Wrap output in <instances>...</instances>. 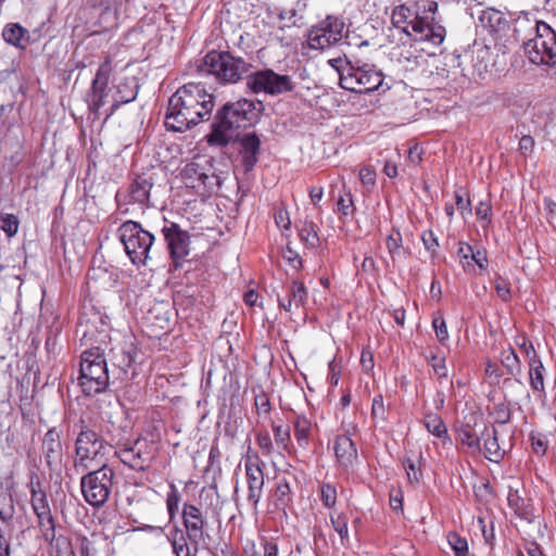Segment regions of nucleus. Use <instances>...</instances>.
I'll list each match as a JSON object with an SVG mask.
<instances>
[{"label": "nucleus", "instance_id": "nucleus-53", "mask_svg": "<svg viewBox=\"0 0 556 556\" xmlns=\"http://www.w3.org/2000/svg\"><path fill=\"white\" fill-rule=\"evenodd\" d=\"M495 290L502 300L507 301L510 298L509 285L501 277L495 280Z\"/></svg>", "mask_w": 556, "mask_h": 556}, {"label": "nucleus", "instance_id": "nucleus-28", "mask_svg": "<svg viewBox=\"0 0 556 556\" xmlns=\"http://www.w3.org/2000/svg\"><path fill=\"white\" fill-rule=\"evenodd\" d=\"M414 5V18L409 21V25L413 27L415 22L429 21L433 22V14L438 10V3L432 0H421L413 3Z\"/></svg>", "mask_w": 556, "mask_h": 556}, {"label": "nucleus", "instance_id": "nucleus-4", "mask_svg": "<svg viewBox=\"0 0 556 556\" xmlns=\"http://www.w3.org/2000/svg\"><path fill=\"white\" fill-rule=\"evenodd\" d=\"M115 237L123 244L127 256L137 266L147 264L150 258L154 236L134 220H127L118 226Z\"/></svg>", "mask_w": 556, "mask_h": 556}, {"label": "nucleus", "instance_id": "nucleus-21", "mask_svg": "<svg viewBox=\"0 0 556 556\" xmlns=\"http://www.w3.org/2000/svg\"><path fill=\"white\" fill-rule=\"evenodd\" d=\"M481 439L483 440V454L486 459L500 463L505 455V451L500 446L498 432L495 427H484L481 432Z\"/></svg>", "mask_w": 556, "mask_h": 556}, {"label": "nucleus", "instance_id": "nucleus-13", "mask_svg": "<svg viewBox=\"0 0 556 556\" xmlns=\"http://www.w3.org/2000/svg\"><path fill=\"white\" fill-rule=\"evenodd\" d=\"M536 36L523 43L525 53L533 64H542L556 43L555 31L545 23H536Z\"/></svg>", "mask_w": 556, "mask_h": 556}, {"label": "nucleus", "instance_id": "nucleus-2", "mask_svg": "<svg viewBox=\"0 0 556 556\" xmlns=\"http://www.w3.org/2000/svg\"><path fill=\"white\" fill-rule=\"evenodd\" d=\"M260 111L251 100L242 99L227 102L217 112L212 130L206 136L211 146L225 147L237 140L239 129L252 126L258 119Z\"/></svg>", "mask_w": 556, "mask_h": 556}, {"label": "nucleus", "instance_id": "nucleus-38", "mask_svg": "<svg viewBox=\"0 0 556 556\" xmlns=\"http://www.w3.org/2000/svg\"><path fill=\"white\" fill-rule=\"evenodd\" d=\"M338 212L340 213V219L344 218L354 212L353 199L350 191H344L337 201Z\"/></svg>", "mask_w": 556, "mask_h": 556}, {"label": "nucleus", "instance_id": "nucleus-9", "mask_svg": "<svg viewBox=\"0 0 556 556\" xmlns=\"http://www.w3.org/2000/svg\"><path fill=\"white\" fill-rule=\"evenodd\" d=\"M31 507L38 518L42 536L49 544L53 545L55 540L54 521L46 492L41 489L40 482L30 483Z\"/></svg>", "mask_w": 556, "mask_h": 556}, {"label": "nucleus", "instance_id": "nucleus-16", "mask_svg": "<svg viewBox=\"0 0 556 556\" xmlns=\"http://www.w3.org/2000/svg\"><path fill=\"white\" fill-rule=\"evenodd\" d=\"M102 71L103 65H100L96 78L92 81L91 92L88 94V105L90 114L93 115L91 122L92 132H94L96 130L101 132V129L104 125V119L100 118V109L102 106V100L104 98V80H102ZM98 135L100 136V134Z\"/></svg>", "mask_w": 556, "mask_h": 556}, {"label": "nucleus", "instance_id": "nucleus-15", "mask_svg": "<svg viewBox=\"0 0 556 556\" xmlns=\"http://www.w3.org/2000/svg\"><path fill=\"white\" fill-rule=\"evenodd\" d=\"M182 519L189 540L199 545L205 543L204 526L205 519L202 511L192 504H185Z\"/></svg>", "mask_w": 556, "mask_h": 556}, {"label": "nucleus", "instance_id": "nucleus-48", "mask_svg": "<svg viewBox=\"0 0 556 556\" xmlns=\"http://www.w3.org/2000/svg\"><path fill=\"white\" fill-rule=\"evenodd\" d=\"M254 404L256 407V410L260 415L264 414L265 416H268L270 413V401L266 393L261 392L257 394L254 399Z\"/></svg>", "mask_w": 556, "mask_h": 556}, {"label": "nucleus", "instance_id": "nucleus-3", "mask_svg": "<svg viewBox=\"0 0 556 556\" xmlns=\"http://www.w3.org/2000/svg\"><path fill=\"white\" fill-rule=\"evenodd\" d=\"M252 64L228 51H210L198 66L199 72L213 75L219 84H237L248 78Z\"/></svg>", "mask_w": 556, "mask_h": 556}, {"label": "nucleus", "instance_id": "nucleus-8", "mask_svg": "<svg viewBox=\"0 0 556 556\" xmlns=\"http://www.w3.org/2000/svg\"><path fill=\"white\" fill-rule=\"evenodd\" d=\"M247 86L254 93L271 96L292 91L294 85L288 75H279L273 70H262L248 75Z\"/></svg>", "mask_w": 556, "mask_h": 556}, {"label": "nucleus", "instance_id": "nucleus-41", "mask_svg": "<svg viewBox=\"0 0 556 556\" xmlns=\"http://www.w3.org/2000/svg\"><path fill=\"white\" fill-rule=\"evenodd\" d=\"M102 258H103V255H99V253L96 254V256L93 257V261H92V266L91 268L89 269L88 274H87V285L88 287H91L92 283H97L101 280V277H102V269H101V264H102Z\"/></svg>", "mask_w": 556, "mask_h": 556}, {"label": "nucleus", "instance_id": "nucleus-37", "mask_svg": "<svg viewBox=\"0 0 556 556\" xmlns=\"http://www.w3.org/2000/svg\"><path fill=\"white\" fill-rule=\"evenodd\" d=\"M490 414L496 424L506 425L510 421L511 412L509 405L505 402L495 404Z\"/></svg>", "mask_w": 556, "mask_h": 556}, {"label": "nucleus", "instance_id": "nucleus-23", "mask_svg": "<svg viewBox=\"0 0 556 556\" xmlns=\"http://www.w3.org/2000/svg\"><path fill=\"white\" fill-rule=\"evenodd\" d=\"M413 30L419 35V40L429 41L434 46L441 45L445 38V28L429 21L415 22Z\"/></svg>", "mask_w": 556, "mask_h": 556}, {"label": "nucleus", "instance_id": "nucleus-62", "mask_svg": "<svg viewBox=\"0 0 556 556\" xmlns=\"http://www.w3.org/2000/svg\"><path fill=\"white\" fill-rule=\"evenodd\" d=\"M136 98V91L134 88H128L121 97H114L115 103L112 105V111L116 108L117 103H128Z\"/></svg>", "mask_w": 556, "mask_h": 556}, {"label": "nucleus", "instance_id": "nucleus-39", "mask_svg": "<svg viewBox=\"0 0 556 556\" xmlns=\"http://www.w3.org/2000/svg\"><path fill=\"white\" fill-rule=\"evenodd\" d=\"M427 361L431 365L433 372L438 376L439 379L447 377V367L444 356L431 353L429 356H427Z\"/></svg>", "mask_w": 556, "mask_h": 556}, {"label": "nucleus", "instance_id": "nucleus-5", "mask_svg": "<svg viewBox=\"0 0 556 556\" xmlns=\"http://www.w3.org/2000/svg\"><path fill=\"white\" fill-rule=\"evenodd\" d=\"M382 81V73L368 64L345 62L341 70V87L349 91L369 93L377 90Z\"/></svg>", "mask_w": 556, "mask_h": 556}, {"label": "nucleus", "instance_id": "nucleus-26", "mask_svg": "<svg viewBox=\"0 0 556 556\" xmlns=\"http://www.w3.org/2000/svg\"><path fill=\"white\" fill-rule=\"evenodd\" d=\"M507 502L510 508L515 510V513L526 520H531L533 517V509L530 505L529 501L523 498L518 490H514L509 488V492L507 495Z\"/></svg>", "mask_w": 556, "mask_h": 556}, {"label": "nucleus", "instance_id": "nucleus-64", "mask_svg": "<svg viewBox=\"0 0 556 556\" xmlns=\"http://www.w3.org/2000/svg\"><path fill=\"white\" fill-rule=\"evenodd\" d=\"M491 213V205L486 202H480L476 208L477 217L483 220H488Z\"/></svg>", "mask_w": 556, "mask_h": 556}, {"label": "nucleus", "instance_id": "nucleus-57", "mask_svg": "<svg viewBox=\"0 0 556 556\" xmlns=\"http://www.w3.org/2000/svg\"><path fill=\"white\" fill-rule=\"evenodd\" d=\"M534 144V139L529 135H525L519 140V150L523 155H528L533 151Z\"/></svg>", "mask_w": 556, "mask_h": 556}, {"label": "nucleus", "instance_id": "nucleus-10", "mask_svg": "<svg viewBox=\"0 0 556 556\" xmlns=\"http://www.w3.org/2000/svg\"><path fill=\"white\" fill-rule=\"evenodd\" d=\"M102 469L103 467L89 472L81 479V492L86 502L94 509L92 514L99 521V533L102 532V520L104 518V510L102 509L104 504V483L102 482V479L99 478V473ZM94 532H97V529H94ZM94 534L96 533H93V535Z\"/></svg>", "mask_w": 556, "mask_h": 556}, {"label": "nucleus", "instance_id": "nucleus-60", "mask_svg": "<svg viewBox=\"0 0 556 556\" xmlns=\"http://www.w3.org/2000/svg\"><path fill=\"white\" fill-rule=\"evenodd\" d=\"M455 201H456V206L462 214H464L465 212H468V213L471 212L470 200L465 198L458 191L455 192Z\"/></svg>", "mask_w": 556, "mask_h": 556}, {"label": "nucleus", "instance_id": "nucleus-34", "mask_svg": "<svg viewBox=\"0 0 556 556\" xmlns=\"http://www.w3.org/2000/svg\"><path fill=\"white\" fill-rule=\"evenodd\" d=\"M275 443L285 452H290L291 434L290 428L282 425L271 424Z\"/></svg>", "mask_w": 556, "mask_h": 556}, {"label": "nucleus", "instance_id": "nucleus-7", "mask_svg": "<svg viewBox=\"0 0 556 556\" xmlns=\"http://www.w3.org/2000/svg\"><path fill=\"white\" fill-rule=\"evenodd\" d=\"M344 22L332 15H328L314 25L307 34V42L311 49L325 50L342 40Z\"/></svg>", "mask_w": 556, "mask_h": 556}, {"label": "nucleus", "instance_id": "nucleus-32", "mask_svg": "<svg viewBox=\"0 0 556 556\" xmlns=\"http://www.w3.org/2000/svg\"><path fill=\"white\" fill-rule=\"evenodd\" d=\"M27 33V29L22 27L18 23H10L3 28L2 37L4 41L11 46L23 47L22 40Z\"/></svg>", "mask_w": 556, "mask_h": 556}, {"label": "nucleus", "instance_id": "nucleus-25", "mask_svg": "<svg viewBox=\"0 0 556 556\" xmlns=\"http://www.w3.org/2000/svg\"><path fill=\"white\" fill-rule=\"evenodd\" d=\"M502 366L505 368L507 375L515 378V381L522 386L520 377L522 375L521 362L516 352L509 348L501 353L500 357Z\"/></svg>", "mask_w": 556, "mask_h": 556}, {"label": "nucleus", "instance_id": "nucleus-49", "mask_svg": "<svg viewBox=\"0 0 556 556\" xmlns=\"http://www.w3.org/2000/svg\"><path fill=\"white\" fill-rule=\"evenodd\" d=\"M432 326L435 331V336L440 342H445L448 339L446 324L443 317H435L432 320Z\"/></svg>", "mask_w": 556, "mask_h": 556}, {"label": "nucleus", "instance_id": "nucleus-6", "mask_svg": "<svg viewBox=\"0 0 556 556\" xmlns=\"http://www.w3.org/2000/svg\"><path fill=\"white\" fill-rule=\"evenodd\" d=\"M104 354L97 346L83 353L80 362V387L88 395H96L104 390Z\"/></svg>", "mask_w": 556, "mask_h": 556}, {"label": "nucleus", "instance_id": "nucleus-14", "mask_svg": "<svg viewBox=\"0 0 556 556\" xmlns=\"http://www.w3.org/2000/svg\"><path fill=\"white\" fill-rule=\"evenodd\" d=\"M162 232L167 242L170 256L178 266V262L182 261L189 254L190 236L188 231L182 230L179 225L170 223L163 227Z\"/></svg>", "mask_w": 556, "mask_h": 556}, {"label": "nucleus", "instance_id": "nucleus-56", "mask_svg": "<svg viewBox=\"0 0 556 556\" xmlns=\"http://www.w3.org/2000/svg\"><path fill=\"white\" fill-rule=\"evenodd\" d=\"M179 495L176 489L173 486L172 492L168 493L166 504L170 518H173L175 511L178 509Z\"/></svg>", "mask_w": 556, "mask_h": 556}, {"label": "nucleus", "instance_id": "nucleus-17", "mask_svg": "<svg viewBox=\"0 0 556 556\" xmlns=\"http://www.w3.org/2000/svg\"><path fill=\"white\" fill-rule=\"evenodd\" d=\"M239 140V154L245 172H250L254 168L258 162L261 152V139L255 132H249L242 137H238Z\"/></svg>", "mask_w": 556, "mask_h": 556}, {"label": "nucleus", "instance_id": "nucleus-54", "mask_svg": "<svg viewBox=\"0 0 556 556\" xmlns=\"http://www.w3.org/2000/svg\"><path fill=\"white\" fill-rule=\"evenodd\" d=\"M359 179L364 186L372 187L376 182V173L368 167H364L359 170Z\"/></svg>", "mask_w": 556, "mask_h": 556}, {"label": "nucleus", "instance_id": "nucleus-31", "mask_svg": "<svg viewBox=\"0 0 556 556\" xmlns=\"http://www.w3.org/2000/svg\"><path fill=\"white\" fill-rule=\"evenodd\" d=\"M424 425L426 429L434 437L442 440H450L447 434V428L443 419L438 414H426L424 418Z\"/></svg>", "mask_w": 556, "mask_h": 556}, {"label": "nucleus", "instance_id": "nucleus-27", "mask_svg": "<svg viewBox=\"0 0 556 556\" xmlns=\"http://www.w3.org/2000/svg\"><path fill=\"white\" fill-rule=\"evenodd\" d=\"M152 188V182L147 178L138 177L130 185L129 197L130 200L135 203L139 204H148L150 198V191Z\"/></svg>", "mask_w": 556, "mask_h": 556}, {"label": "nucleus", "instance_id": "nucleus-58", "mask_svg": "<svg viewBox=\"0 0 556 556\" xmlns=\"http://www.w3.org/2000/svg\"><path fill=\"white\" fill-rule=\"evenodd\" d=\"M532 448L535 454L543 455L546 451V440L542 435H531Z\"/></svg>", "mask_w": 556, "mask_h": 556}, {"label": "nucleus", "instance_id": "nucleus-51", "mask_svg": "<svg viewBox=\"0 0 556 556\" xmlns=\"http://www.w3.org/2000/svg\"><path fill=\"white\" fill-rule=\"evenodd\" d=\"M471 262L473 263L475 267L478 266L480 269H485L488 266V256L486 252L483 249H478L477 251H471L470 254Z\"/></svg>", "mask_w": 556, "mask_h": 556}, {"label": "nucleus", "instance_id": "nucleus-11", "mask_svg": "<svg viewBox=\"0 0 556 556\" xmlns=\"http://www.w3.org/2000/svg\"><path fill=\"white\" fill-rule=\"evenodd\" d=\"M264 467L265 464L261 460L257 453L251 452L249 448L244 460V469L249 491L248 501L253 508H256L263 494L265 483Z\"/></svg>", "mask_w": 556, "mask_h": 556}, {"label": "nucleus", "instance_id": "nucleus-46", "mask_svg": "<svg viewBox=\"0 0 556 556\" xmlns=\"http://www.w3.org/2000/svg\"><path fill=\"white\" fill-rule=\"evenodd\" d=\"M321 502L326 507H333L337 501V490L330 483H324L320 490Z\"/></svg>", "mask_w": 556, "mask_h": 556}, {"label": "nucleus", "instance_id": "nucleus-42", "mask_svg": "<svg viewBox=\"0 0 556 556\" xmlns=\"http://www.w3.org/2000/svg\"><path fill=\"white\" fill-rule=\"evenodd\" d=\"M300 238L308 247H316V244L318 243V236L315 224L312 222L306 223L304 227L300 230Z\"/></svg>", "mask_w": 556, "mask_h": 556}, {"label": "nucleus", "instance_id": "nucleus-22", "mask_svg": "<svg viewBox=\"0 0 556 556\" xmlns=\"http://www.w3.org/2000/svg\"><path fill=\"white\" fill-rule=\"evenodd\" d=\"M42 451L49 467L58 465L62 460V444L60 434L55 429H50L42 440Z\"/></svg>", "mask_w": 556, "mask_h": 556}, {"label": "nucleus", "instance_id": "nucleus-40", "mask_svg": "<svg viewBox=\"0 0 556 556\" xmlns=\"http://www.w3.org/2000/svg\"><path fill=\"white\" fill-rule=\"evenodd\" d=\"M18 225V219L13 214H3L0 216V228L8 237H13L17 232Z\"/></svg>", "mask_w": 556, "mask_h": 556}, {"label": "nucleus", "instance_id": "nucleus-55", "mask_svg": "<svg viewBox=\"0 0 556 556\" xmlns=\"http://www.w3.org/2000/svg\"><path fill=\"white\" fill-rule=\"evenodd\" d=\"M390 506L395 511H403V493L401 490L391 491Z\"/></svg>", "mask_w": 556, "mask_h": 556}, {"label": "nucleus", "instance_id": "nucleus-1", "mask_svg": "<svg viewBox=\"0 0 556 556\" xmlns=\"http://www.w3.org/2000/svg\"><path fill=\"white\" fill-rule=\"evenodd\" d=\"M213 108V94L202 85L186 84L169 98L165 126L168 130L182 132L208 118Z\"/></svg>", "mask_w": 556, "mask_h": 556}, {"label": "nucleus", "instance_id": "nucleus-63", "mask_svg": "<svg viewBox=\"0 0 556 556\" xmlns=\"http://www.w3.org/2000/svg\"><path fill=\"white\" fill-rule=\"evenodd\" d=\"M275 222L277 226L288 229L290 226V219L288 212L285 210H279L275 213Z\"/></svg>", "mask_w": 556, "mask_h": 556}, {"label": "nucleus", "instance_id": "nucleus-44", "mask_svg": "<svg viewBox=\"0 0 556 556\" xmlns=\"http://www.w3.org/2000/svg\"><path fill=\"white\" fill-rule=\"evenodd\" d=\"M387 249L394 260L400 254V249L402 247V236L399 230L393 229L392 232L387 238Z\"/></svg>", "mask_w": 556, "mask_h": 556}, {"label": "nucleus", "instance_id": "nucleus-35", "mask_svg": "<svg viewBox=\"0 0 556 556\" xmlns=\"http://www.w3.org/2000/svg\"><path fill=\"white\" fill-rule=\"evenodd\" d=\"M414 18V5L402 4L396 7L392 13V22L395 26L402 23H408Z\"/></svg>", "mask_w": 556, "mask_h": 556}, {"label": "nucleus", "instance_id": "nucleus-33", "mask_svg": "<svg viewBox=\"0 0 556 556\" xmlns=\"http://www.w3.org/2000/svg\"><path fill=\"white\" fill-rule=\"evenodd\" d=\"M275 505L278 508L285 509L292 502V492L290 484L287 480L281 479L276 486L275 491Z\"/></svg>", "mask_w": 556, "mask_h": 556}, {"label": "nucleus", "instance_id": "nucleus-50", "mask_svg": "<svg viewBox=\"0 0 556 556\" xmlns=\"http://www.w3.org/2000/svg\"><path fill=\"white\" fill-rule=\"evenodd\" d=\"M404 467L406 469V473H407L408 480L410 482H418L420 477H421V470L415 464V462L412 460L410 458H406L404 460Z\"/></svg>", "mask_w": 556, "mask_h": 556}, {"label": "nucleus", "instance_id": "nucleus-52", "mask_svg": "<svg viewBox=\"0 0 556 556\" xmlns=\"http://www.w3.org/2000/svg\"><path fill=\"white\" fill-rule=\"evenodd\" d=\"M263 554L261 553H257L256 551H252V552H247V555L245 556H278V546L273 543V542H268L266 541L264 544H263Z\"/></svg>", "mask_w": 556, "mask_h": 556}, {"label": "nucleus", "instance_id": "nucleus-47", "mask_svg": "<svg viewBox=\"0 0 556 556\" xmlns=\"http://www.w3.org/2000/svg\"><path fill=\"white\" fill-rule=\"evenodd\" d=\"M333 529L340 535L341 540L344 541L349 538L348 518L344 515H338L337 517H330Z\"/></svg>", "mask_w": 556, "mask_h": 556}, {"label": "nucleus", "instance_id": "nucleus-36", "mask_svg": "<svg viewBox=\"0 0 556 556\" xmlns=\"http://www.w3.org/2000/svg\"><path fill=\"white\" fill-rule=\"evenodd\" d=\"M471 251H472V247L467 243H463V242L459 243V247L457 249V257L466 273L475 271V265L471 262V257H470Z\"/></svg>", "mask_w": 556, "mask_h": 556}, {"label": "nucleus", "instance_id": "nucleus-45", "mask_svg": "<svg viewBox=\"0 0 556 556\" xmlns=\"http://www.w3.org/2000/svg\"><path fill=\"white\" fill-rule=\"evenodd\" d=\"M448 543L456 556H465L468 551L467 541L456 533L448 534Z\"/></svg>", "mask_w": 556, "mask_h": 556}, {"label": "nucleus", "instance_id": "nucleus-61", "mask_svg": "<svg viewBox=\"0 0 556 556\" xmlns=\"http://www.w3.org/2000/svg\"><path fill=\"white\" fill-rule=\"evenodd\" d=\"M421 240L425 244V248L428 251H434L437 247L439 245L438 240L432 231L424 232Z\"/></svg>", "mask_w": 556, "mask_h": 556}, {"label": "nucleus", "instance_id": "nucleus-29", "mask_svg": "<svg viewBox=\"0 0 556 556\" xmlns=\"http://www.w3.org/2000/svg\"><path fill=\"white\" fill-rule=\"evenodd\" d=\"M312 422L304 415H298L294 420V437L300 447L306 448L309 443Z\"/></svg>", "mask_w": 556, "mask_h": 556}, {"label": "nucleus", "instance_id": "nucleus-12", "mask_svg": "<svg viewBox=\"0 0 556 556\" xmlns=\"http://www.w3.org/2000/svg\"><path fill=\"white\" fill-rule=\"evenodd\" d=\"M181 176L190 182L192 188L202 185L205 188L212 189L214 186H219L212 161L203 156L194 157L191 162L187 163L181 169Z\"/></svg>", "mask_w": 556, "mask_h": 556}, {"label": "nucleus", "instance_id": "nucleus-59", "mask_svg": "<svg viewBox=\"0 0 556 556\" xmlns=\"http://www.w3.org/2000/svg\"><path fill=\"white\" fill-rule=\"evenodd\" d=\"M156 311H157V307H154L153 309H151V311L149 312V318H150V319H151V318H155V319H157V320H159V327H160L161 329H168V327H169V316H168L169 311H168V309H165V311L163 312L162 317H160L159 315H154V313H155Z\"/></svg>", "mask_w": 556, "mask_h": 556}, {"label": "nucleus", "instance_id": "nucleus-20", "mask_svg": "<svg viewBox=\"0 0 556 556\" xmlns=\"http://www.w3.org/2000/svg\"><path fill=\"white\" fill-rule=\"evenodd\" d=\"M103 447L97 434L91 430L81 431L76 441V454L80 460L93 459Z\"/></svg>", "mask_w": 556, "mask_h": 556}, {"label": "nucleus", "instance_id": "nucleus-30", "mask_svg": "<svg viewBox=\"0 0 556 556\" xmlns=\"http://www.w3.org/2000/svg\"><path fill=\"white\" fill-rule=\"evenodd\" d=\"M457 440L470 451V453L481 452V444L477 433L471 429L470 426H462L456 431Z\"/></svg>", "mask_w": 556, "mask_h": 556}, {"label": "nucleus", "instance_id": "nucleus-19", "mask_svg": "<svg viewBox=\"0 0 556 556\" xmlns=\"http://www.w3.org/2000/svg\"><path fill=\"white\" fill-rule=\"evenodd\" d=\"M307 290L302 282L292 281L283 296L278 295L279 307L291 312L293 307H304L307 302Z\"/></svg>", "mask_w": 556, "mask_h": 556}, {"label": "nucleus", "instance_id": "nucleus-24", "mask_svg": "<svg viewBox=\"0 0 556 556\" xmlns=\"http://www.w3.org/2000/svg\"><path fill=\"white\" fill-rule=\"evenodd\" d=\"M529 366V381L532 390L535 393L544 394L545 393V387H544V372L545 367L543 363L541 362L540 357L531 356L528 361Z\"/></svg>", "mask_w": 556, "mask_h": 556}, {"label": "nucleus", "instance_id": "nucleus-18", "mask_svg": "<svg viewBox=\"0 0 556 556\" xmlns=\"http://www.w3.org/2000/svg\"><path fill=\"white\" fill-rule=\"evenodd\" d=\"M334 454L339 465L349 469L357 460V450L352 439L345 434L338 435L333 445Z\"/></svg>", "mask_w": 556, "mask_h": 556}, {"label": "nucleus", "instance_id": "nucleus-43", "mask_svg": "<svg viewBox=\"0 0 556 556\" xmlns=\"http://www.w3.org/2000/svg\"><path fill=\"white\" fill-rule=\"evenodd\" d=\"M256 444L261 450L262 454L266 457L274 453V443L267 431H261L256 434Z\"/></svg>", "mask_w": 556, "mask_h": 556}]
</instances>
